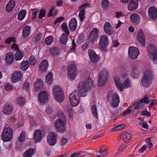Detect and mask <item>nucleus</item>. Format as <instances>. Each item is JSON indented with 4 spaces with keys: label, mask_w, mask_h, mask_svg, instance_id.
<instances>
[{
    "label": "nucleus",
    "mask_w": 157,
    "mask_h": 157,
    "mask_svg": "<svg viewBox=\"0 0 157 157\" xmlns=\"http://www.w3.org/2000/svg\"><path fill=\"white\" fill-rule=\"evenodd\" d=\"M94 81L90 78L85 81H80L78 85V92L75 90L70 95V100L73 106H76L79 103L80 96L84 97L87 95V91L93 86Z\"/></svg>",
    "instance_id": "1"
},
{
    "label": "nucleus",
    "mask_w": 157,
    "mask_h": 157,
    "mask_svg": "<svg viewBox=\"0 0 157 157\" xmlns=\"http://www.w3.org/2000/svg\"><path fill=\"white\" fill-rule=\"evenodd\" d=\"M57 116L58 119L56 121L55 126L58 132H63L65 130V126L67 123L63 111L62 110L58 111Z\"/></svg>",
    "instance_id": "2"
},
{
    "label": "nucleus",
    "mask_w": 157,
    "mask_h": 157,
    "mask_svg": "<svg viewBox=\"0 0 157 157\" xmlns=\"http://www.w3.org/2000/svg\"><path fill=\"white\" fill-rule=\"evenodd\" d=\"M115 84L117 89L121 92H122L124 88H127L131 86L129 78L126 79L122 83L119 78L117 76L115 77Z\"/></svg>",
    "instance_id": "3"
},
{
    "label": "nucleus",
    "mask_w": 157,
    "mask_h": 157,
    "mask_svg": "<svg viewBox=\"0 0 157 157\" xmlns=\"http://www.w3.org/2000/svg\"><path fill=\"white\" fill-rule=\"evenodd\" d=\"M153 78L152 74L151 71H146L144 73L143 77L141 79L142 86L145 87H149L152 83Z\"/></svg>",
    "instance_id": "4"
},
{
    "label": "nucleus",
    "mask_w": 157,
    "mask_h": 157,
    "mask_svg": "<svg viewBox=\"0 0 157 157\" xmlns=\"http://www.w3.org/2000/svg\"><path fill=\"white\" fill-rule=\"evenodd\" d=\"M107 100L109 101L112 100V106L113 108H117L120 102L119 97L116 93L113 94V92L110 91L107 95Z\"/></svg>",
    "instance_id": "5"
},
{
    "label": "nucleus",
    "mask_w": 157,
    "mask_h": 157,
    "mask_svg": "<svg viewBox=\"0 0 157 157\" xmlns=\"http://www.w3.org/2000/svg\"><path fill=\"white\" fill-rule=\"evenodd\" d=\"M53 91V95L56 100L60 102L63 101L64 99V93L62 89L60 86H54Z\"/></svg>",
    "instance_id": "6"
},
{
    "label": "nucleus",
    "mask_w": 157,
    "mask_h": 157,
    "mask_svg": "<svg viewBox=\"0 0 157 157\" xmlns=\"http://www.w3.org/2000/svg\"><path fill=\"white\" fill-rule=\"evenodd\" d=\"M2 137L4 142L10 141L13 137V130L10 127H5L2 130Z\"/></svg>",
    "instance_id": "7"
},
{
    "label": "nucleus",
    "mask_w": 157,
    "mask_h": 157,
    "mask_svg": "<svg viewBox=\"0 0 157 157\" xmlns=\"http://www.w3.org/2000/svg\"><path fill=\"white\" fill-rule=\"evenodd\" d=\"M99 37V31L96 28L92 29L87 36V40L91 43H94Z\"/></svg>",
    "instance_id": "8"
},
{
    "label": "nucleus",
    "mask_w": 157,
    "mask_h": 157,
    "mask_svg": "<svg viewBox=\"0 0 157 157\" xmlns=\"http://www.w3.org/2000/svg\"><path fill=\"white\" fill-rule=\"evenodd\" d=\"M108 75V73L107 71L105 69H103L99 76L98 86H101L104 85L107 80Z\"/></svg>",
    "instance_id": "9"
},
{
    "label": "nucleus",
    "mask_w": 157,
    "mask_h": 157,
    "mask_svg": "<svg viewBox=\"0 0 157 157\" xmlns=\"http://www.w3.org/2000/svg\"><path fill=\"white\" fill-rule=\"evenodd\" d=\"M57 135L54 132L49 133L47 137L48 144L51 146L55 145L57 143Z\"/></svg>",
    "instance_id": "10"
},
{
    "label": "nucleus",
    "mask_w": 157,
    "mask_h": 157,
    "mask_svg": "<svg viewBox=\"0 0 157 157\" xmlns=\"http://www.w3.org/2000/svg\"><path fill=\"white\" fill-rule=\"evenodd\" d=\"M76 66L75 64H71L67 67V74L69 78L72 80H74L76 75Z\"/></svg>",
    "instance_id": "11"
},
{
    "label": "nucleus",
    "mask_w": 157,
    "mask_h": 157,
    "mask_svg": "<svg viewBox=\"0 0 157 157\" xmlns=\"http://www.w3.org/2000/svg\"><path fill=\"white\" fill-rule=\"evenodd\" d=\"M140 52L139 49L136 47L133 46L129 47L128 48V54L129 57L132 59H136Z\"/></svg>",
    "instance_id": "12"
},
{
    "label": "nucleus",
    "mask_w": 157,
    "mask_h": 157,
    "mask_svg": "<svg viewBox=\"0 0 157 157\" xmlns=\"http://www.w3.org/2000/svg\"><path fill=\"white\" fill-rule=\"evenodd\" d=\"M137 35V40L138 42L141 45L144 47L145 45L146 38L142 30H140Z\"/></svg>",
    "instance_id": "13"
},
{
    "label": "nucleus",
    "mask_w": 157,
    "mask_h": 157,
    "mask_svg": "<svg viewBox=\"0 0 157 157\" xmlns=\"http://www.w3.org/2000/svg\"><path fill=\"white\" fill-rule=\"evenodd\" d=\"M108 42V38L107 36L103 35L100 38L99 45L100 48L103 50H105Z\"/></svg>",
    "instance_id": "14"
},
{
    "label": "nucleus",
    "mask_w": 157,
    "mask_h": 157,
    "mask_svg": "<svg viewBox=\"0 0 157 157\" xmlns=\"http://www.w3.org/2000/svg\"><path fill=\"white\" fill-rule=\"evenodd\" d=\"M44 132L41 129L36 130L34 133L33 136L36 142L40 141L44 136Z\"/></svg>",
    "instance_id": "15"
},
{
    "label": "nucleus",
    "mask_w": 157,
    "mask_h": 157,
    "mask_svg": "<svg viewBox=\"0 0 157 157\" xmlns=\"http://www.w3.org/2000/svg\"><path fill=\"white\" fill-rule=\"evenodd\" d=\"M88 54L90 59L91 61L96 63L99 60V57L92 49L89 51Z\"/></svg>",
    "instance_id": "16"
},
{
    "label": "nucleus",
    "mask_w": 157,
    "mask_h": 157,
    "mask_svg": "<svg viewBox=\"0 0 157 157\" xmlns=\"http://www.w3.org/2000/svg\"><path fill=\"white\" fill-rule=\"evenodd\" d=\"M48 94L46 92L43 91L39 94L38 99L40 102L44 104L47 102L48 99Z\"/></svg>",
    "instance_id": "17"
},
{
    "label": "nucleus",
    "mask_w": 157,
    "mask_h": 157,
    "mask_svg": "<svg viewBox=\"0 0 157 157\" xmlns=\"http://www.w3.org/2000/svg\"><path fill=\"white\" fill-rule=\"evenodd\" d=\"M139 0H132L128 4V8L130 11H133L137 9L139 5Z\"/></svg>",
    "instance_id": "18"
},
{
    "label": "nucleus",
    "mask_w": 157,
    "mask_h": 157,
    "mask_svg": "<svg viewBox=\"0 0 157 157\" xmlns=\"http://www.w3.org/2000/svg\"><path fill=\"white\" fill-rule=\"evenodd\" d=\"M13 107L10 103L5 104L3 108V112L4 114L9 115L13 112Z\"/></svg>",
    "instance_id": "19"
},
{
    "label": "nucleus",
    "mask_w": 157,
    "mask_h": 157,
    "mask_svg": "<svg viewBox=\"0 0 157 157\" xmlns=\"http://www.w3.org/2000/svg\"><path fill=\"white\" fill-rule=\"evenodd\" d=\"M104 32L109 35H111L113 33V30L111 25L108 22H105L103 26Z\"/></svg>",
    "instance_id": "20"
},
{
    "label": "nucleus",
    "mask_w": 157,
    "mask_h": 157,
    "mask_svg": "<svg viewBox=\"0 0 157 157\" xmlns=\"http://www.w3.org/2000/svg\"><path fill=\"white\" fill-rule=\"evenodd\" d=\"M149 16L153 19H155L157 17V10L154 7H150L148 11Z\"/></svg>",
    "instance_id": "21"
},
{
    "label": "nucleus",
    "mask_w": 157,
    "mask_h": 157,
    "mask_svg": "<svg viewBox=\"0 0 157 157\" xmlns=\"http://www.w3.org/2000/svg\"><path fill=\"white\" fill-rule=\"evenodd\" d=\"M48 62L46 59L43 60L40 63L39 71L41 72H45L47 70Z\"/></svg>",
    "instance_id": "22"
},
{
    "label": "nucleus",
    "mask_w": 157,
    "mask_h": 157,
    "mask_svg": "<svg viewBox=\"0 0 157 157\" xmlns=\"http://www.w3.org/2000/svg\"><path fill=\"white\" fill-rule=\"evenodd\" d=\"M15 0H10L6 6V11L8 12L11 11L14 8L15 6Z\"/></svg>",
    "instance_id": "23"
},
{
    "label": "nucleus",
    "mask_w": 157,
    "mask_h": 157,
    "mask_svg": "<svg viewBox=\"0 0 157 157\" xmlns=\"http://www.w3.org/2000/svg\"><path fill=\"white\" fill-rule=\"evenodd\" d=\"M31 27L28 25L25 26L22 30V36L24 38H27L29 36L31 33Z\"/></svg>",
    "instance_id": "24"
},
{
    "label": "nucleus",
    "mask_w": 157,
    "mask_h": 157,
    "mask_svg": "<svg viewBox=\"0 0 157 157\" xmlns=\"http://www.w3.org/2000/svg\"><path fill=\"white\" fill-rule=\"evenodd\" d=\"M121 139L125 143H129L131 139V135L128 132H124L121 136Z\"/></svg>",
    "instance_id": "25"
},
{
    "label": "nucleus",
    "mask_w": 157,
    "mask_h": 157,
    "mask_svg": "<svg viewBox=\"0 0 157 157\" xmlns=\"http://www.w3.org/2000/svg\"><path fill=\"white\" fill-rule=\"evenodd\" d=\"M69 26L71 31L75 30L77 27V20L75 18H72L69 22Z\"/></svg>",
    "instance_id": "26"
},
{
    "label": "nucleus",
    "mask_w": 157,
    "mask_h": 157,
    "mask_svg": "<svg viewBox=\"0 0 157 157\" xmlns=\"http://www.w3.org/2000/svg\"><path fill=\"white\" fill-rule=\"evenodd\" d=\"M130 19L131 21L135 24H137L139 22L140 20L138 14L136 13H133L131 15Z\"/></svg>",
    "instance_id": "27"
},
{
    "label": "nucleus",
    "mask_w": 157,
    "mask_h": 157,
    "mask_svg": "<svg viewBox=\"0 0 157 157\" xmlns=\"http://www.w3.org/2000/svg\"><path fill=\"white\" fill-rule=\"evenodd\" d=\"M157 52V48L152 44H150L148 48L147 52L149 56Z\"/></svg>",
    "instance_id": "28"
},
{
    "label": "nucleus",
    "mask_w": 157,
    "mask_h": 157,
    "mask_svg": "<svg viewBox=\"0 0 157 157\" xmlns=\"http://www.w3.org/2000/svg\"><path fill=\"white\" fill-rule=\"evenodd\" d=\"M6 59L8 64L12 63L14 59L13 54L11 52H8L6 55Z\"/></svg>",
    "instance_id": "29"
},
{
    "label": "nucleus",
    "mask_w": 157,
    "mask_h": 157,
    "mask_svg": "<svg viewBox=\"0 0 157 157\" xmlns=\"http://www.w3.org/2000/svg\"><path fill=\"white\" fill-rule=\"evenodd\" d=\"M35 151L34 149L29 148L24 152L23 155V157H31L34 153Z\"/></svg>",
    "instance_id": "30"
},
{
    "label": "nucleus",
    "mask_w": 157,
    "mask_h": 157,
    "mask_svg": "<svg viewBox=\"0 0 157 157\" xmlns=\"http://www.w3.org/2000/svg\"><path fill=\"white\" fill-rule=\"evenodd\" d=\"M21 74L19 71H17L14 73L12 77V80L13 82H16L21 79Z\"/></svg>",
    "instance_id": "31"
},
{
    "label": "nucleus",
    "mask_w": 157,
    "mask_h": 157,
    "mask_svg": "<svg viewBox=\"0 0 157 157\" xmlns=\"http://www.w3.org/2000/svg\"><path fill=\"white\" fill-rule=\"evenodd\" d=\"M59 40L61 44H65L68 40V37L67 35L63 33L60 37Z\"/></svg>",
    "instance_id": "32"
},
{
    "label": "nucleus",
    "mask_w": 157,
    "mask_h": 157,
    "mask_svg": "<svg viewBox=\"0 0 157 157\" xmlns=\"http://www.w3.org/2000/svg\"><path fill=\"white\" fill-rule=\"evenodd\" d=\"M91 110L93 116L96 119L98 118V113L97 106L95 105H92Z\"/></svg>",
    "instance_id": "33"
},
{
    "label": "nucleus",
    "mask_w": 157,
    "mask_h": 157,
    "mask_svg": "<svg viewBox=\"0 0 157 157\" xmlns=\"http://www.w3.org/2000/svg\"><path fill=\"white\" fill-rule=\"evenodd\" d=\"M26 14V10H22L19 13L18 15V18L19 21H21L25 17Z\"/></svg>",
    "instance_id": "34"
},
{
    "label": "nucleus",
    "mask_w": 157,
    "mask_h": 157,
    "mask_svg": "<svg viewBox=\"0 0 157 157\" xmlns=\"http://www.w3.org/2000/svg\"><path fill=\"white\" fill-rule=\"evenodd\" d=\"M29 63L28 60H25L21 64V68L24 71H25L29 67Z\"/></svg>",
    "instance_id": "35"
},
{
    "label": "nucleus",
    "mask_w": 157,
    "mask_h": 157,
    "mask_svg": "<svg viewBox=\"0 0 157 157\" xmlns=\"http://www.w3.org/2000/svg\"><path fill=\"white\" fill-rule=\"evenodd\" d=\"M43 83L41 79H39L37 80L35 84V88L36 90H38L43 86Z\"/></svg>",
    "instance_id": "36"
},
{
    "label": "nucleus",
    "mask_w": 157,
    "mask_h": 157,
    "mask_svg": "<svg viewBox=\"0 0 157 157\" xmlns=\"http://www.w3.org/2000/svg\"><path fill=\"white\" fill-rule=\"evenodd\" d=\"M53 74L52 72L49 73L46 76V82L49 84H51L52 82Z\"/></svg>",
    "instance_id": "37"
},
{
    "label": "nucleus",
    "mask_w": 157,
    "mask_h": 157,
    "mask_svg": "<svg viewBox=\"0 0 157 157\" xmlns=\"http://www.w3.org/2000/svg\"><path fill=\"white\" fill-rule=\"evenodd\" d=\"M85 9L82 8L79 11L78 16L80 18V20L82 21L85 18Z\"/></svg>",
    "instance_id": "38"
},
{
    "label": "nucleus",
    "mask_w": 157,
    "mask_h": 157,
    "mask_svg": "<svg viewBox=\"0 0 157 157\" xmlns=\"http://www.w3.org/2000/svg\"><path fill=\"white\" fill-rule=\"evenodd\" d=\"M15 58L16 60H21L23 57V53L19 51L17 52L15 54Z\"/></svg>",
    "instance_id": "39"
},
{
    "label": "nucleus",
    "mask_w": 157,
    "mask_h": 157,
    "mask_svg": "<svg viewBox=\"0 0 157 157\" xmlns=\"http://www.w3.org/2000/svg\"><path fill=\"white\" fill-rule=\"evenodd\" d=\"M53 40V37L52 36H49L47 37L45 40L46 44L49 45Z\"/></svg>",
    "instance_id": "40"
},
{
    "label": "nucleus",
    "mask_w": 157,
    "mask_h": 157,
    "mask_svg": "<svg viewBox=\"0 0 157 157\" xmlns=\"http://www.w3.org/2000/svg\"><path fill=\"white\" fill-rule=\"evenodd\" d=\"M107 149L105 147H102L99 151V152L102 154L104 156H106L107 154Z\"/></svg>",
    "instance_id": "41"
},
{
    "label": "nucleus",
    "mask_w": 157,
    "mask_h": 157,
    "mask_svg": "<svg viewBox=\"0 0 157 157\" xmlns=\"http://www.w3.org/2000/svg\"><path fill=\"white\" fill-rule=\"evenodd\" d=\"M109 3L108 0H102V7L105 10L108 7Z\"/></svg>",
    "instance_id": "42"
},
{
    "label": "nucleus",
    "mask_w": 157,
    "mask_h": 157,
    "mask_svg": "<svg viewBox=\"0 0 157 157\" xmlns=\"http://www.w3.org/2000/svg\"><path fill=\"white\" fill-rule=\"evenodd\" d=\"M30 63L32 65H35L36 63V59L35 57L33 56H31L29 59Z\"/></svg>",
    "instance_id": "43"
},
{
    "label": "nucleus",
    "mask_w": 157,
    "mask_h": 157,
    "mask_svg": "<svg viewBox=\"0 0 157 157\" xmlns=\"http://www.w3.org/2000/svg\"><path fill=\"white\" fill-rule=\"evenodd\" d=\"M125 127V125L124 124H122L114 127L112 129V131H118L119 130H121L123 128H124Z\"/></svg>",
    "instance_id": "44"
},
{
    "label": "nucleus",
    "mask_w": 157,
    "mask_h": 157,
    "mask_svg": "<svg viewBox=\"0 0 157 157\" xmlns=\"http://www.w3.org/2000/svg\"><path fill=\"white\" fill-rule=\"evenodd\" d=\"M16 39L14 37H10L7 38L5 40L6 44H9L12 42H15Z\"/></svg>",
    "instance_id": "45"
},
{
    "label": "nucleus",
    "mask_w": 157,
    "mask_h": 157,
    "mask_svg": "<svg viewBox=\"0 0 157 157\" xmlns=\"http://www.w3.org/2000/svg\"><path fill=\"white\" fill-rule=\"evenodd\" d=\"M50 53L53 55H57L59 53L58 49L56 48H52L50 49Z\"/></svg>",
    "instance_id": "46"
},
{
    "label": "nucleus",
    "mask_w": 157,
    "mask_h": 157,
    "mask_svg": "<svg viewBox=\"0 0 157 157\" xmlns=\"http://www.w3.org/2000/svg\"><path fill=\"white\" fill-rule=\"evenodd\" d=\"M17 103L20 105H23L25 103V99L22 97H20L17 100Z\"/></svg>",
    "instance_id": "47"
},
{
    "label": "nucleus",
    "mask_w": 157,
    "mask_h": 157,
    "mask_svg": "<svg viewBox=\"0 0 157 157\" xmlns=\"http://www.w3.org/2000/svg\"><path fill=\"white\" fill-rule=\"evenodd\" d=\"M150 57L152 58L153 63L155 64H157V51Z\"/></svg>",
    "instance_id": "48"
},
{
    "label": "nucleus",
    "mask_w": 157,
    "mask_h": 157,
    "mask_svg": "<svg viewBox=\"0 0 157 157\" xmlns=\"http://www.w3.org/2000/svg\"><path fill=\"white\" fill-rule=\"evenodd\" d=\"M5 90L7 91H10L13 89V85L7 83L5 86Z\"/></svg>",
    "instance_id": "49"
},
{
    "label": "nucleus",
    "mask_w": 157,
    "mask_h": 157,
    "mask_svg": "<svg viewBox=\"0 0 157 157\" xmlns=\"http://www.w3.org/2000/svg\"><path fill=\"white\" fill-rule=\"evenodd\" d=\"M25 132H22L20 134V136L18 137V140L21 142H23L25 138Z\"/></svg>",
    "instance_id": "50"
},
{
    "label": "nucleus",
    "mask_w": 157,
    "mask_h": 157,
    "mask_svg": "<svg viewBox=\"0 0 157 157\" xmlns=\"http://www.w3.org/2000/svg\"><path fill=\"white\" fill-rule=\"evenodd\" d=\"M53 109L52 108L51 106L50 105H47L46 106V113L49 115L52 113V112Z\"/></svg>",
    "instance_id": "51"
},
{
    "label": "nucleus",
    "mask_w": 157,
    "mask_h": 157,
    "mask_svg": "<svg viewBox=\"0 0 157 157\" xmlns=\"http://www.w3.org/2000/svg\"><path fill=\"white\" fill-rule=\"evenodd\" d=\"M139 102L141 103H143L146 104H148L149 103L148 98L147 96H145L142 99H141Z\"/></svg>",
    "instance_id": "52"
},
{
    "label": "nucleus",
    "mask_w": 157,
    "mask_h": 157,
    "mask_svg": "<svg viewBox=\"0 0 157 157\" xmlns=\"http://www.w3.org/2000/svg\"><path fill=\"white\" fill-rule=\"evenodd\" d=\"M46 11L45 10H41L40 12L39 17L40 19H42L45 15Z\"/></svg>",
    "instance_id": "53"
},
{
    "label": "nucleus",
    "mask_w": 157,
    "mask_h": 157,
    "mask_svg": "<svg viewBox=\"0 0 157 157\" xmlns=\"http://www.w3.org/2000/svg\"><path fill=\"white\" fill-rule=\"evenodd\" d=\"M84 36L82 35L79 36L77 40V43L80 44L82 43L84 40Z\"/></svg>",
    "instance_id": "54"
},
{
    "label": "nucleus",
    "mask_w": 157,
    "mask_h": 157,
    "mask_svg": "<svg viewBox=\"0 0 157 157\" xmlns=\"http://www.w3.org/2000/svg\"><path fill=\"white\" fill-rule=\"evenodd\" d=\"M64 19V18L63 17H57L55 20L54 24H56L57 23L60 22L61 21Z\"/></svg>",
    "instance_id": "55"
},
{
    "label": "nucleus",
    "mask_w": 157,
    "mask_h": 157,
    "mask_svg": "<svg viewBox=\"0 0 157 157\" xmlns=\"http://www.w3.org/2000/svg\"><path fill=\"white\" fill-rule=\"evenodd\" d=\"M68 140L67 139L64 138L62 137L61 139V144L62 145H64L65 144Z\"/></svg>",
    "instance_id": "56"
},
{
    "label": "nucleus",
    "mask_w": 157,
    "mask_h": 157,
    "mask_svg": "<svg viewBox=\"0 0 157 157\" xmlns=\"http://www.w3.org/2000/svg\"><path fill=\"white\" fill-rule=\"evenodd\" d=\"M142 107V103L140 102L139 101L138 102L136 105L135 106L134 109V110H137L140 108V107Z\"/></svg>",
    "instance_id": "57"
},
{
    "label": "nucleus",
    "mask_w": 157,
    "mask_h": 157,
    "mask_svg": "<svg viewBox=\"0 0 157 157\" xmlns=\"http://www.w3.org/2000/svg\"><path fill=\"white\" fill-rule=\"evenodd\" d=\"M147 147L146 145L143 146L141 148L139 149V152L140 153L143 152L146 150Z\"/></svg>",
    "instance_id": "58"
},
{
    "label": "nucleus",
    "mask_w": 157,
    "mask_h": 157,
    "mask_svg": "<svg viewBox=\"0 0 157 157\" xmlns=\"http://www.w3.org/2000/svg\"><path fill=\"white\" fill-rule=\"evenodd\" d=\"M23 88L27 91H29V84L28 83L26 82L25 83L23 86Z\"/></svg>",
    "instance_id": "59"
},
{
    "label": "nucleus",
    "mask_w": 157,
    "mask_h": 157,
    "mask_svg": "<svg viewBox=\"0 0 157 157\" xmlns=\"http://www.w3.org/2000/svg\"><path fill=\"white\" fill-rule=\"evenodd\" d=\"M141 115L143 116H145L147 117L150 116V113L149 112L147 111H144L142 112Z\"/></svg>",
    "instance_id": "60"
},
{
    "label": "nucleus",
    "mask_w": 157,
    "mask_h": 157,
    "mask_svg": "<svg viewBox=\"0 0 157 157\" xmlns=\"http://www.w3.org/2000/svg\"><path fill=\"white\" fill-rule=\"evenodd\" d=\"M55 9L54 7H52V9L50 10V12L48 14L49 17H53L55 16V14L53 13V11Z\"/></svg>",
    "instance_id": "61"
},
{
    "label": "nucleus",
    "mask_w": 157,
    "mask_h": 157,
    "mask_svg": "<svg viewBox=\"0 0 157 157\" xmlns=\"http://www.w3.org/2000/svg\"><path fill=\"white\" fill-rule=\"evenodd\" d=\"M131 111V110L130 109H128L126 110H125L124 111L123 114L122 116H126L127 115H129Z\"/></svg>",
    "instance_id": "62"
},
{
    "label": "nucleus",
    "mask_w": 157,
    "mask_h": 157,
    "mask_svg": "<svg viewBox=\"0 0 157 157\" xmlns=\"http://www.w3.org/2000/svg\"><path fill=\"white\" fill-rule=\"evenodd\" d=\"M11 48L13 49H14L16 50H18L19 49V47L17 44H13L11 45Z\"/></svg>",
    "instance_id": "63"
},
{
    "label": "nucleus",
    "mask_w": 157,
    "mask_h": 157,
    "mask_svg": "<svg viewBox=\"0 0 157 157\" xmlns=\"http://www.w3.org/2000/svg\"><path fill=\"white\" fill-rule=\"evenodd\" d=\"M63 1L62 0H58L57 2L56 5L58 6H61L63 3Z\"/></svg>",
    "instance_id": "64"
}]
</instances>
